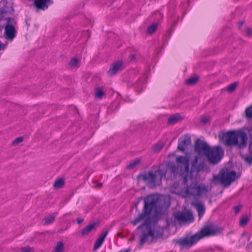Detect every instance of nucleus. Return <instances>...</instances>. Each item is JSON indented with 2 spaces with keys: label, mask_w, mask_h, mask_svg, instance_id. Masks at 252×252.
Masks as SVG:
<instances>
[{
  "label": "nucleus",
  "mask_w": 252,
  "mask_h": 252,
  "mask_svg": "<svg viewBox=\"0 0 252 252\" xmlns=\"http://www.w3.org/2000/svg\"><path fill=\"white\" fill-rule=\"evenodd\" d=\"M222 230L223 229L221 227L211 223L204 224L199 231L190 237L174 239L173 241L176 244H178L182 248H189L195 244L200 239L221 234Z\"/></svg>",
  "instance_id": "nucleus-1"
},
{
  "label": "nucleus",
  "mask_w": 252,
  "mask_h": 252,
  "mask_svg": "<svg viewBox=\"0 0 252 252\" xmlns=\"http://www.w3.org/2000/svg\"><path fill=\"white\" fill-rule=\"evenodd\" d=\"M194 151L198 154L204 155L210 164L215 165L218 163L224 156V151L219 146L212 149L206 142L197 139L194 144Z\"/></svg>",
  "instance_id": "nucleus-2"
},
{
  "label": "nucleus",
  "mask_w": 252,
  "mask_h": 252,
  "mask_svg": "<svg viewBox=\"0 0 252 252\" xmlns=\"http://www.w3.org/2000/svg\"><path fill=\"white\" fill-rule=\"evenodd\" d=\"M144 204L141 213L131 221V223L133 225H135L139 222L143 220L147 216H150L151 212L154 209L156 218L160 217L164 214L163 207L157 206L158 199L153 195H148L144 197Z\"/></svg>",
  "instance_id": "nucleus-3"
},
{
  "label": "nucleus",
  "mask_w": 252,
  "mask_h": 252,
  "mask_svg": "<svg viewBox=\"0 0 252 252\" xmlns=\"http://www.w3.org/2000/svg\"><path fill=\"white\" fill-rule=\"evenodd\" d=\"M171 174L174 177L179 175L183 178V182L187 184L188 175L190 173L189 158L186 156H180L176 158V163L173 161H169L167 164Z\"/></svg>",
  "instance_id": "nucleus-4"
},
{
  "label": "nucleus",
  "mask_w": 252,
  "mask_h": 252,
  "mask_svg": "<svg viewBox=\"0 0 252 252\" xmlns=\"http://www.w3.org/2000/svg\"><path fill=\"white\" fill-rule=\"evenodd\" d=\"M248 140L247 133L241 129L228 131L225 136V144L227 146H234L240 150L247 147Z\"/></svg>",
  "instance_id": "nucleus-5"
},
{
  "label": "nucleus",
  "mask_w": 252,
  "mask_h": 252,
  "mask_svg": "<svg viewBox=\"0 0 252 252\" xmlns=\"http://www.w3.org/2000/svg\"><path fill=\"white\" fill-rule=\"evenodd\" d=\"M240 175L237 174L234 170H228V169H221L219 174L214 176V180L218 181L225 187H227L233 182L236 179L239 177Z\"/></svg>",
  "instance_id": "nucleus-6"
},
{
  "label": "nucleus",
  "mask_w": 252,
  "mask_h": 252,
  "mask_svg": "<svg viewBox=\"0 0 252 252\" xmlns=\"http://www.w3.org/2000/svg\"><path fill=\"white\" fill-rule=\"evenodd\" d=\"M157 172H158L161 177L165 176L166 172L161 169L158 168L155 172L151 171H148L147 172L140 173L137 176V179L138 181L141 180L147 182L148 184L155 186L157 181Z\"/></svg>",
  "instance_id": "nucleus-7"
},
{
  "label": "nucleus",
  "mask_w": 252,
  "mask_h": 252,
  "mask_svg": "<svg viewBox=\"0 0 252 252\" xmlns=\"http://www.w3.org/2000/svg\"><path fill=\"white\" fill-rule=\"evenodd\" d=\"M173 216L175 220L180 222H191L194 221L193 215L189 211L186 212L178 211L174 212Z\"/></svg>",
  "instance_id": "nucleus-8"
},
{
  "label": "nucleus",
  "mask_w": 252,
  "mask_h": 252,
  "mask_svg": "<svg viewBox=\"0 0 252 252\" xmlns=\"http://www.w3.org/2000/svg\"><path fill=\"white\" fill-rule=\"evenodd\" d=\"M143 230L140 237L139 244L143 246L145 243L151 244L154 242L155 231L154 229Z\"/></svg>",
  "instance_id": "nucleus-9"
},
{
  "label": "nucleus",
  "mask_w": 252,
  "mask_h": 252,
  "mask_svg": "<svg viewBox=\"0 0 252 252\" xmlns=\"http://www.w3.org/2000/svg\"><path fill=\"white\" fill-rule=\"evenodd\" d=\"M204 165L205 163L203 161L198 163V157H195L191 164V168L189 169L190 176H191L194 172L199 173L200 171L202 170L204 167Z\"/></svg>",
  "instance_id": "nucleus-10"
},
{
  "label": "nucleus",
  "mask_w": 252,
  "mask_h": 252,
  "mask_svg": "<svg viewBox=\"0 0 252 252\" xmlns=\"http://www.w3.org/2000/svg\"><path fill=\"white\" fill-rule=\"evenodd\" d=\"M123 64V62L120 60L113 63L109 69L107 71V74L109 76H113L115 75L119 71L122 69Z\"/></svg>",
  "instance_id": "nucleus-11"
},
{
  "label": "nucleus",
  "mask_w": 252,
  "mask_h": 252,
  "mask_svg": "<svg viewBox=\"0 0 252 252\" xmlns=\"http://www.w3.org/2000/svg\"><path fill=\"white\" fill-rule=\"evenodd\" d=\"M195 190L196 191L195 194L200 195L202 192L206 191L207 189L205 187H202L200 185H197L196 184H194L190 186V188L187 186L186 192L187 194L192 195L194 194Z\"/></svg>",
  "instance_id": "nucleus-12"
},
{
  "label": "nucleus",
  "mask_w": 252,
  "mask_h": 252,
  "mask_svg": "<svg viewBox=\"0 0 252 252\" xmlns=\"http://www.w3.org/2000/svg\"><path fill=\"white\" fill-rule=\"evenodd\" d=\"M191 144V139L190 136L186 135L184 138H180L178 140V145L177 150L182 152H184L185 148Z\"/></svg>",
  "instance_id": "nucleus-13"
},
{
  "label": "nucleus",
  "mask_w": 252,
  "mask_h": 252,
  "mask_svg": "<svg viewBox=\"0 0 252 252\" xmlns=\"http://www.w3.org/2000/svg\"><path fill=\"white\" fill-rule=\"evenodd\" d=\"M16 34L17 31L13 25H6L4 31L6 39L12 40L16 36Z\"/></svg>",
  "instance_id": "nucleus-14"
},
{
  "label": "nucleus",
  "mask_w": 252,
  "mask_h": 252,
  "mask_svg": "<svg viewBox=\"0 0 252 252\" xmlns=\"http://www.w3.org/2000/svg\"><path fill=\"white\" fill-rule=\"evenodd\" d=\"M52 3V0H34V5L37 9L45 10Z\"/></svg>",
  "instance_id": "nucleus-15"
},
{
  "label": "nucleus",
  "mask_w": 252,
  "mask_h": 252,
  "mask_svg": "<svg viewBox=\"0 0 252 252\" xmlns=\"http://www.w3.org/2000/svg\"><path fill=\"white\" fill-rule=\"evenodd\" d=\"M183 119V117L179 113L173 114L168 118V124L173 125L178 122H181Z\"/></svg>",
  "instance_id": "nucleus-16"
},
{
  "label": "nucleus",
  "mask_w": 252,
  "mask_h": 252,
  "mask_svg": "<svg viewBox=\"0 0 252 252\" xmlns=\"http://www.w3.org/2000/svg\"><path fill=\"white\" fill-rule=\"evenodd\" d=\"M98 224L97 222H93L89 225H87L81 231V234L82 236H85L88 235L92 230L95 229L96 226Z\"/></svg>",
  "instance_id": "nucleus-17"
},
{
  "label": "nucleus",
  "mask_w": 252,
  "mask_h": 252,
  "mask_svg": "<svg viewBox=\"0 0 252 252\" xmlns=\"http://www.w3.org/2000/svg\"><path fill=\"white\" fill-rule=\"evenodd\" d=\"M243 117L249 122H252V104L247 107L243 114Z\"/></svg>",
  "instance_id": "nucleus-18"
},
{
  "label": "nucleus",
  "mask_w": 252,
  "mask_h": 252,
  "mask_svg": "<svg viewBox=\"0 0 252 252\" xmlns=\"http://www.w3.org/2000/svg\"><path fill=\"white\" fill-rule=\"evenodd\" d=\"M144 221L138 226L137 229L142 228L144 226L146 227V230L153 229L151 225V221L150 216H147Z\"/></svg>",
  "instance_id": "nucleus-19"
},
{
  "label": "nucleus",
  "mask_w": 252,
  "mask_h": 252,
  "mask_svg": "<svg viewBox=\"0 0 252 252\" xmlns=\"http://www.w3.org/2000/svg\"><path fill=\"white\" fill-rule=\"evenodd\" d=\"M195 207L198 213L199 219H201L204 215L205 212V207L201 202H198L195 204Z\"/></svg>",
  "instance_id": "nucleus-20"
},
{
  "label": "nucleus",
  "mask_w": 252,
  "mask_h": 252,
  "mask_svg": "<svg viewBox=\"0 0 252 252\" xmlns=\"http://www.w3.org/2000/svg\"><path fill=\"white\" fill-rule=\"evenodd\" d=\"M65 184L64 180L63 178H59L56 180L53 185L54 189H61Z\"/></svg>",
  "instance_id": "nucleus-21"
},
{
  "label": "nucleus",
  "mask_w": 252,
  "mask_h": 252,
  "mask_svg": "<svg viewBox=\"0 0 252 252\" xmlns=\"http://www.w3.org/2000/svg\"><path fill=\"white\" fill-rule=\"evenodd\" d=\"M141 159L140 158L134 159L132 162H130L127 166L126 168L130 170L133 169L137 165L141 163Z\"/></svg>",
  "instance_id": "nucleus-22"
},
{
  "label": "nucleus",
  "mask_w": 252,
  "mask_h": 252,
  "mask_svg": "<svg viewBox=\"0 0 252 252\" xmlns=\"http://www.w3.org/2000/svg\"><path fill=\"white\" fill-rule=\"evenodd\" d=\"M105 95V93L99 88L95 89V97L99 99H101Z\"/></svg>",
  "instance_id": "nucleus-23"
},
{
  "label": "nucleus",
  "mask_w": 252,
  "mask_h": 252,
  "mask_svg": "<svg viewBox=\"0 0 252 252\" xmlns=\"http://www.w3.org/2000/svg\"><path fill=\"white\" fill-rule=\"evenodd\" d=\"M64 245L62 241L57 242V245L55 248L54 251L52 252H63Z\"/></svg>",
  "instance_id": "nucleus-24"
},
{
  "label": "nucleus",
  "mask_w": 252,
  "mask_h": 252,
  "mask_svg": "<svg viewBox=\"0 0 252 252\" xmlns=\"http://www.w3.org/2000/svg\"><path fill=\"white\" fill-rule=\"evenodd\" d=\"M158 28V24L154 23L151 26H149L147 30V33L149 34H153L157 30Z\"/></svg>",
  "instance_id": "nucleus-25"
},
{
  "label": "nucleus",
  "mask_w": 252,
  "mask_h": 252,
  "mask_svg": "<svg viewBox=\"0 0 252 252\" xmlns=\"http://www.w3.org/2000/svg\"><path fill=\"white\" fill-rule=\"evenodd\" d=\"M198 80L197 76H193L188 78L186 80V83L188 85H193L195 84Z\"/></svg>",
  "instance_id": "nucleus-26"
},
{
  "label": "nucleus",
  "mask_w": 252,
  "mask_h": 252,
  "mask_svg": "<svg viewBox=\"0 0 252 252\" xmlns=\"http://www.w3.org/2000/svg\"><path fill=\"white\" fill-rule=\"evenodd\" d=\"M249 156H245V155H241V157L249 165L252 164V154H250Z\"/></svg>",
  "instance_id": "nucleus-27"
},
{
  "label": "nucleus",
  "mask_w": 252,
  "mask_h": 252,
  "mask_svg": "<svg viewBox=\"0 0 252 252\" xmlns=\"http://www.w3.org/2000/svg\"><path fill=\"white\" fill-rule=\"evenodd\" d=\"M211 118L210 116H202L200 118V122L203 125H209L210 124Z\"/></svg>",
  "instance_id": "nucleus-28"
},
{
  "label": "nucleus",
  "mask_w": 252,
  "mask_h": 252,
  "mask_svg": "<svg viewBox=\"0 0 252 252\" xmlns=\"http://www.w3.org/2000/svg\"><path fill=\"white\" fill-rule=\"evenodd\" d=\"M103 242V240L98 238L94 244L93 250H96L98 249L102 245Z\"/></svg>",
  "instance_id": "nucleus-29"
},
{
  "label": "nucleus",
  "mask_w": 252,
  "mask_h": 252,
  "mask_svg": "<svg viewBox=\"0 0 252 252\" xmlns=\"http://www.w3.org/2000/svg\"><path fill=\"white\" fill-rule=\"evenodd\" d=\"M78 60L76 58H73L70 60L69 63V65L72 68L77 67L78 66Z\"/></svg>",
  "instance_id": "nucleus-30"
},
{
  "label": "nucleus",
  "mask_w": 252,
  "mask_h": 252,
  "mask_svg": "<svg viewBox=\"0 0 252 252\" xmlns=\"http://www.w3.org/2000/svg\"><path fill=\"white\" fill-rule=\"evenodd\" d=\"M55 220V218L54 216H51L48 218H45L43 219L44 225H48L50 223H53Z\"/></svg>",
  "instance_id": "nucleus-31"
},
{
  "label": "nucleus",
  "mask_w": 252,
  "mask_h": 252,
  "mask_svg": "<svg viewBox=\"0 0 252 252\" xmlns=\"http://www.w3.org/2000/svg\"><path fill=\"white\" fill-rule=\"evenodd\" d=\"M249 219L247 216H243L240 220L239 224L241 226H245L249 220Z\"/></svg>",
  "instance_id": "nucleus-32"
},
{
  "label": "nucleus",
  "mask_w": 252,
  "mask_h": 252,
  "mask_svg": "<svg viewBox=\"0 0 252 252\" xmlns=\"http://www.w3.org/2000/svg\"><path fill=\"white\" fill-rule=\"evenodd\" d=\"M163 235V231L162 230H157L155 232V240L154 242L157 241V239L161 238Z\"/></svg>",
  "instance_id": "nucleus-33"
},
{
  "label": "nucleus",
  "mask_w": 252,
  "mask_h": 252,
  "mask_svg": "<svg viewBox=\"0 0 252 252\" xmlns=\"http://www.w3.org/2000/svg\"><path fill=\"white\" fill-rule=\"evenodd\" d=\"M5 20H6L7 22L6 25H13L14 26V25H15L17 24L16 21L15 20L14 18H5Z\"/></svg>",
  "instance_id": "nucleus-34"
},
{
  "label": "nucleus",
  "mask_w": 252,
  "mask_h": 252,
  "mask_svg": "<svg viewBox=\"0 0 252 252\" xmlns=\"http://www.w3.org/2000/svg\"><path fill=\"white\" fill-rule=\"evenodd\" d=\"M164 145L162 143H157L155 145L153 150L154 152H159L163 148Z\"/></svg>",
  "instance_id": "nucleus-35"
},
{
  "label": "nucleus",
  "mask_w": 252,
  "mask_h": 252,
  "mask_svg": "<svg viewBox=\"0 0 252 252\" xmlns=\"http://www.w3.org/2000/svg\"><path fill=\"white\" fill-rule=\"evenodd\" d=\"M23 140L24 137L23 136L18 137L12 141V145L13 146H16L19 143L22 142Z\"/></svg>",
  "instance_id": "nucleus-36"
},
{
  "label": "nucleus",
  "mask_w": 252,
  "mask_h": 252,
  "mask_svg": "<svg viewBox=\"0 0 252 252\" xmlns=\"http://www.w3.org/2000/svg\"><path fill=\"white\" fill-rule=\"evenodd\" d=\"M21 252H34L33 248L29 246L22 247L21 249Z\"/></svg>",
  "instance_id": "nucleus-37"
},
{
  "label": "nucleus",
  "mask_w": 252,
  "mask_h": 252,
  "mask_svg": "<svg viewBox=\"0 0 252 252\" xmlns=\"http://www.w3.org/2000/svg\"><path fill=\"white\" fill-rule=\"evenodd\" d=\"M236 83H233L229 85L227 87V91L230 92H233L235 90L236 87Z\"/></svg>",
  "instance_id": "nucleus-38"
},
{
  "label": "nucleus",
  "mask_w": 252,
  "mask_h": 252,
  "mask_svg": "<svg viewBox=\"0 0 252 252\" xmlns=\"http://www.w3.org/2000/svg\"><path fill=\"white\" fill-rule=\"evenodd\" d=\"M245 34L249 37L252 36V29L247 27Z\"/></svg>",
  "instance_id": "nucleus-39"
},
{
  "label": "nucleus",
  "mask_w": 252,
  "mask_h": 252,
  "mask_svg": "<svg viewBox=\"0 0 252 252\" xmlns=\"http://www.w3.org/2000/svg\"><path fill=\"white\" fill-rule=\"evenodd\" d=\"M7 13L6 11L4 9L1 8L0 9V22L2 20V19L4 17L5 14Z\"/></svg>",
  "instance_id": "nucleus-40"
},
{
  "label": "nucleus",
  "mask_w": 252,
  "mask_h": 252,
  "mask_svg": "<svg viewBox=\"0 0 252 252\" xmlns=\"http://www.w3.org/2000/svg\"><path fill=\"white\" fill-rule=\"evenodd\" d=\"M108 234V231H103L100 235L98 238H101V239L103 240L104 241L105 238L106 236H107Z\"/></svg>",
  "instance_id": "nucleus-41"
},
{
  "label": "nucleus",
  "mask_w": 252,
  "mask_h": 252,
  "mask_svg": "<svg viewBox=\"0 0 252 252\" xmlns=\"http://www.w3.org/2000/svg\"><path fill=\"white\" fill-rule=\"evenodd\" d=\"M241 207L242 206L241 205L235 206L234 207L235 213L238 214L240 212Z\"/></svg>",
  "instance_id": "nucleus-42"
},
{
  "label": "nucleus",
  "mask_w": 252,
  "mask_h": 252,
  "mask_svg": "<svg viewBox=\"0 0 252 252\" xmlns=\"http://www.w3.org/2000/svg\"><path fill=\"white\" fill-rule=\"evenodd\" d=\"M129 58L131 61H135L136 59V55L135 54H131Z\"/></svg>",
  "instance_id": "nucleus-43"
},
{
  "label": "nucleus",
  "mask_w": 252,
  "mask_h": 252,
  "mask_svg": "<svg viewBox=\"0 0 252 252\" xmlns=\"http://www.w3.org/2000/svg\"><path fill=\"white\" fill-rule=\"evenodd\" d=\"M244 23H245L244 21H240L238 23V27L239 29H241L242 28L243 25L244 24Z\"/></svg>",
  "instance_id": "nucleus-44"
},
{
  "label": "nucleus",
  "mask_w": 252,
  "mask_h": 252,
  "mask_svg": "<svg viewBox=\"0 0 252 252\" xmlns=\"http://www.w3.org/2000/svg\"><path fill=\"white\" fill-rule=\"evenodd\" d=\"M249 152L250 154H252V140L249 147Z\"/></svg>",
  "instance_id": "nucleus-45"
},
{
  "label": "nucleus",
  "mask_w": 252,
  "mask_h": 252,
  "mask_svg": "<svg viewBox=\"0 0 252 252\" xmlns=\"http://www.w3.org/2000/svg\"><path fill=\"white\" fill-rule=\"evenodd\" d=\"M76 221L78 224H80L83 221V219L82 218H77Z\"/></svg>",
  "instance_id": "nucleus-46"
},
{
  "label": "nucleus",
  "mask_w": 252,
  "mask_h": 252,
  "mask_svg": "<svg viewBox=\"0 0 252 252\" xmlns=\"http://www.w3.org/2000/svg\"><path fill=\"white\" fill-rule=\"evenodd\" d=\"M140 200H138L135 204V207L136 210H137V205L138 203H139Z\"/></svg>",
  "instance_id": "nucleus-47"
},
{
  "label": "nucleus",
  "mask_w": 252,
  "mask_h": 252,
  "mask_svg": "<svg viewBox=\"0 0 252 252\" xmlns=\"http://www.w3.org/2000/svg\"><path fill=\"white\" fill-rule=\"evenodd\" d=\"M102 183H98L97 185V187L99 188L102 187Z\"/></svg>",
  "instance_id": "nucleus-48"
},
{
  "label": "nucleus",
  "mask_w": 252,
  "mask_h": 252,
  "mask_svg": "<svg viewBox=\"0 0 252 252\" xmlns=\"http://www.w3.org/2000/svg\"><path fill=\"white\" fill-rule=\"evenodd\" d=\"M1 47H3V49L4 48L5 45L4 44H1Z\"/></svg>",
  "instance_id": "nucleus-49"
},
{
  "label": "nucleus",
  "mask_w": 252,
  "mask_h": 252,
  "mask_svg": "<svg viewBox=\"0 0 252 252\" xmlns=\"http://www.w3.org/2000/svg\"><path fill=\"white\" fill-rule=\"evenodd\" d=\"M245 235V233H243L242 234V237H244Z\"/></svg>",
  "instance_id": "nucleus-50"
}]
</instances>
